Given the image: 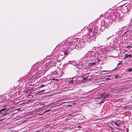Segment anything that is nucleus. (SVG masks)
I'll list each match as a JSON object with an SVG mask.
<instances>
[{
  "instance_id": "obj_1",
  "label": "nucleus",
  "mask_w": 132,
  "mask_h": 132,
  "mask_svg": "<svg viewBox=\"0 0 132 132\" xmlns=\"http://www.w3.org/2000/svg\"><path fill=\"white\" fill-rule=\"evenodd\" d=\"M132 56V55L130 54H124V59H125L128 58H130Z\"/></svg>"
},
{
  "instance_id": "obj_2",
  "label": "nucleus",
  "mask_w": 132,
  "mask_h": 132,
  "mask_svg": "<svg viewBox=\"0 0 132 132\" xmlns=\"http://www.w3.org/2000/svg\"><path fill=\"white\" fill-rule=\"evenodd\" d=\"M8 110H7L6 108L2 109L1 110H0V114H2L3 113V112H4L5 111H8Z\"/></svg>"
},
{
  "instance_id": "obj_3",
  "label": "nucleus",
  "mask_w": 132,
  "mask_h": 132,
  "mask_svg": "<svg viewBox=\"0 0 132 132\" xmlns=\"http://www.w3.org/2000/svg\"><path fill=\"white\" fill-rule=\"evenodd\" d=\"M72 62H74L75 63H76V62L74 61H69L68 62V64H74L73 63H72Z\"/></svg>"
},
{
  "instance_id": "obj_4",
  "label": "nucleus",
  "mask_w": 132,
  "mask_h": 132,
  "mask_svg": "<svg viewBox=\"0 0 132 132\" xmlns=\"http://www.w3.org/2000/svg\"><path fill=\"white\" fill-rule=\"evenodd\" d=\"M117 18H119V19H121L122 18V16H120V14H118V15L117 16Z\"/></svg>"
},
{
  "instance_id": "obj_5",
  "label": "nucleus",
  "mask_w": 132,
  "mask_h": 132,
  "mask_svg": "<svg viewBox=\"0 0 132 132\" xmlns=\"http://www.w3.org/2000/svg\"><path fill=\"white\" fill-rule=\"evenodd\" d=\"M114 123L115 125H117L118 127H119L120 126V124L119 123H118L116 122H114Z\"/></svg>"
},
{
  "instance_id": "obj_6",
  "label": "nucleus",
  "mask_w": 132,
  "mask_h": 132,
  "mask_svg": "<svg viewBox=\"0 0 132 132\" xmlns=\"http://www.w3.org/2000/svg\"><path fill=\"white\" fill-rule=\"evenodd\" d=\"M45 86L46 85H42L41 86L39 87L38 88H41Z\"/></svg>"
},
{
  "instance_id": "obj_7",
  "label": "nucleus",
  "mask_w": 132,
  "mask_h": 132,
  "mask_svg": "<svg viewBox=\"0 0 132 132\" xmlns=\"http://www.w3.org/2000/svg\"><path fill=\"white\" fill-rule=\"evenodd\" d=\"M128 72H130L132 71V68H129L128 69Z\"/></svg>"
},
{
  "instance_id": "obj_8",
  "label": "nucleus",
  "mask_w": 132,
  "mask_h": 132,
  "mask_svg": "<svg viewBox=\"0 0 132 132\" xmlns=\"http://www.w3.org/2000/svg\"><path fill=\"white\" fill-rule=\"evenodd\" d=\"M8 113H5L3 115V117H4V116H5L6 115V114H7Z\"/></svg>"
},
{
  "instance_id": "obj_9",
  "label": "nucleus",
  "mask_w": 132,
  "mask_h": 132,
  "mask_svg": "<svg viewBox=\"0 0 132 132\" xmlns=\"http://www.w3.org/2000/svg\"><path fill=\"white\" fill-rule=\"evenodd\" d=\"M89 76H87L86 77H85V78H83V80H86V79Z\"/></svg>"
},
{
  "instance_id": "obj_10",
  "label": "nucleus",
  "mask_w": 132,
  "mask_h": 132,
  "mask_svg": "<svg viewBox=\"0 0 132 132\" xmlns=\"http://www.w3.org/2000/svg\"><path fill=\"white\" fill-rule=\"evenodd\" d=\"M132 47V46H128L127 47V48H129V47Z\"/></svg>"
},
{
  "instance_id": "obj_11",
  "label": "nucleus",
  "mask_w": 132,
  "mask_h": 132,
  "mask_svg": "<svg viewBox=\"0 0 132 132\" xmlns=\"http://www.w3.org/2000/svg\"><path fill=\"white\" fill-rule=\"evenodd\" d=\"M50 110H46V111H45V112H49V111H50Z\"/></svg>"
},
{
  "instance_id": "obj_12",
  "label": "nucleus",
  "mask_w": 132,
  "mask_h": 132,
  "mask_svg": "<svg viewBox=\"0 0 132 132\" xmlns=\"http://www.w3.org/2000/svg\"><path fill=\"white\" fill-rule=\"evenodd\" d=\"M122 62H120L118 64V65L120 64H122Z\"/></svg>"
},
{
  "instance_id": "obj_13",
  "label": "nucleus",
  "mask_w": 132,
  "mask_h": 132,
  "mask_svg": "<svg viewBox=\"0 0 132 132\" xmlns=\"http://www.w3.org/2000/svg\"><path fill=\"white\" fill-rule=\"evenodd\" d=\"M115 78H118V77H119V76H116V75L115 76Z\"/></svg>"
},
{
  "instance_id": "obj_14",
  "label": "nucleus",
  "mask_w": 132,
  "mask_h": 132,
  "mask_svg": "<svg viewBox=\"0 0 132 132\" xmlns=\"http://www.w3.org/2000/svg\"><path fill=\"white\" fill-rule=\"evenodd\" d=\"M73 82V80H71V81L69 83H72V82Z\"/></svg>"
},
{
  "instance_id": "obj_15",
  "label": "nucleus",
  "mask_w": 132,
  "mask_h": 132,
  "mask_svg": "<svg viewBox=\"0 0 132 132\" xmlns=\"http://www.w3.org/2000/svg\"><path fill=\"white\" fill-rule=\"evenodd\" d=\"M44 89L43 90L39 91V92H43L44 91Z\"/></svg>"
},
{
  "instance_id": "obj_16",
  "label": "nucleus",
  "mask_w": 132,
  "mask_h": 132,
  "mask_svg": "<svg viewBox=\"0 0 132 132\" xmlns=\"http://www.w3.org/2000/svg\"><path fill=\"white\" fill-rule=\"evenodd\" d=\"M104 94V93H103L102 94H101V95H99L100 96H103Z\"/></svg>"
},
{
  "instance_id": "obj_17",
  "label": "nucleus",
  "mask_w": 132,
  "mask_h": 132,
  "mask_svg": "<svg viewBox=\"0 0 132 132\" xmlns=\"http://www.w3.org/2000/svg\"><path fill=\"white\" fill-rule=\"evenodd\" d=\"M92 63L93 64V65H95L96 64V63Z\"/></svg>"
},
{
  "instance_id": "obj_18",
  "label": "nucleus",
  "mask_w": 132,
  "mask_h": 132,
  "mask_svg": "<svg viewBox=\"0 0 132 132\" xmlns=\"http://www.w3.org/2000/svg\"><path fill=\"white\" fill-rule=\"evenodd\" d=\"M64 53L65 55V54L67 55V52H64Z\"/></svg>"
},
{
  "instance_id": "obj_19",
  "label": "nucleus",
  "mask_w": 132,
  "mask_h": 132,
  "mask_svg": "<svg viewBox=\"0 0 132 132\" xmlns=\"http://www.w3.org/2000/svg\"><path fill=\"white\" fill-rule=\"evenodd\" d=\"M106 80H109L110 79L109 78H107L106 79Z\"/></svg>"
},
{
  "instance_id": "obj_20",
  "label": "nucleus",
  "mask_w": 132,
  "mask_h": 132,
  "mask_svg": "<svg viewBox=\"0 0 132 132\" xmlns=\"http://www.w3.org/2000/svg\"><path fill=\"white\" fill-rule=\"evenodd\" d=\"M72 63H74V65H76L75 64L76 63H75L74 62H72Z\"/></svg>"
},
{
  "instance_id": "obj_21",
  "label": "nucleus",
  "mask_w": 132,
  "mask_h": 132,
  "mask_svg": "<svg viewBox=\"0 0 132 132\" xmlns=\"http://www.w3.org/2000/svg\"><path fill=\"white\" fill-rule=\"evenodd\" d=\"M105 97H106V96H104V97H103V98H105Z\"/></svg>"
},
{
  "instance_id": "obj_22",
  "label": "nucleus",
  "mask_w": 132,
  "mask_h": 132,
  "mask_svg": "<svg viewBox=\"0 0 132 132\" xmlns=\"http://www.w3.org/2000/svg\"><path fill=\"white\" fill-rule=\"evenodd\" d=\"M55 79V78H53V79H52V80H54V79Z\"/></svg>"
},
{
  "instance_id": "obj_23",
  "label": "nucleus",
  "mask_w": 132,
  "mask_h": 132,
  "mask_svg": "<svg viewBox=\"0 0 132 132\" xmlns=\"http://www.w3.org/2000/svg\"><path fill=\"white\" fill-rule=\"evenodd\" d=\"M55 80H58V79H55Z\"/></svg>"
},
{
  "instance_id": "obj_24",
  "label": "nucleus",
  "mask_w": 132,
  "mask_h": 132,
  "mask_svg": "<svg viewBox=\"0 0 132 132\" xmlns=\"http://www.w3.org/2000/svg\"><path fill=\"white\" fill-rule=\"evenodd\" d=\"M103 71L106 72V71H105V70H104V71Z\"/></svg>"
},
{
  "instance_id": "obj_25",
  "label": "nucleus",
  "mask_w": 132,
  "mask_h": 132,
  "mask_svg": "<svg viewBox=\"0 0 132 132\" xmlns=\"http://www.w3.org/2000/svg\"><path fill=\"white\" fill-rule=\"evenodd\" d=\"M38 131H36V132H38Z\"/></svg>"
},
{
  "instance_id": "obj_26",
  "label": "nucleus",
  "mask_w": 132,
  "mask_h": 132,
  "mask_svg": "<svg viewBox=\"0 0 132 132\" xmlns=\"http://www.w3.org/2000/svg\"><path fill=\"white\" fill-rule=\"evenodd\" d=\"M1 120H0V121H1Z\"/></svg>"
},
{
  "instance_id": "obj_27",
  "label": "nucleus",
  "mask_w": 132,
  "mask_h": 132,
  "mask_svg": "<svg viewBox=\"0 0 132 132\" xmlns=\"http://www.w3.org/2000/svg\"><path fill=\"white\" fill-rule=\"evenodd\" d=\"M112 132H113V131H112Z\"/></svg>"
}]
</instances>
